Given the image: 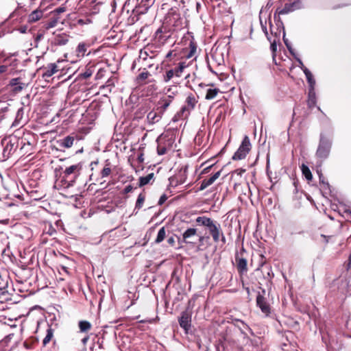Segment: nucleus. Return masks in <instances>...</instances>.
<instances>
[{
    "mask_svg": "<svg viewBox=\"0 0 351 351\" xmlns=\"http://www.w3.org/2000/svg\"><path fill=\"white\" fill-rule=\"evenodd\" d=\"M79 328L81 332H85L90 330L91 324L88 321L82 320L79 322Z\"/></svg>",
    "mask_w": 351,
    "mask_h": 351,
    "instance_id": "obj_30",
    "label": "nucleus"
},
{
    "mask_svg": "<svg viewBox=\"0 0 351 351\" xmlns=\"http://www.w3.org/2000/svg\"><path fill=\"white\" fill-rule=\"evenodd\" d=\"M173 99V97L171 95H165L162 97L157 103V110H159L160 113H161L163 115L164 112L167 110V108L171 104Z\"/></svg>",
    "mask_w": 351,
    "mask_h": 351,
    "instance_id": "obj_11",
    "label": "nucleus"
},
{
    "mask_svg": "<svg viewBox=\"0 0 351 351\" xmlns=\"http://www.w3.org/2000/svg\"><path fill=\"white\" fill-rule=\"evenodd\" d=\"M246 290H247V292L250 291L249 288H247Z\"/></svg>",
    "mask_w": 351,
    "mask_h": 351,
    "instance_id": "obj_63",
    "label": "nucleus"
},
{
    "mask_svg": "<svg viewBox=\"0 0 351 351\" xmlns=\"http://www.w3.org/2000/svg\"><path fill=\"white\" fill-rule=\"evenodd\" d=\"M167 66L170 67V66H171V64H169V63H167Z\"/></svg>",
    "mask_w": 351,
    "mask_h": 351,
    "instance_id": "obj_62",
    "label": "nucleus"
},
{
    "mask_svg": "<svg viewBox=\"0 0 351 351\" xmlns=\"http://www.w3.org/2000/svg\"><path fill=\"white\" fill-rule=\"evenodd\" d=\"M197 237L195 228H188L182 234V241L185 243H195Z\"/></svg>",
    "mask_w": 351,
    "mask_h": 351,
    "instance_id": "obj_12",
    "label": "nucleus"
},
{
    "mask_svg": "<svg viewBox=\"0 0 351 351\" xmlns=\"http://www.w3.org/2000/svg\"><path fill=\"white\" fill-rule=\"evenodd\" d=\"M168 241H169V243L173 242V238H170V239L168 240Z\"/></svg>",
    "mask_w": 351,
    "mask_h": 351,
    "instance_id": "obj_60",
    "label": "nucleus"
},
{
    "mask_svg": "<svg viewBox=\"0 0 351 351\" xmlns=\"http://www.w3.org/2000/svg\"><path fill=\"white\" fill-rule=\"evenodd\" d=\"M53 337V330L51 327H49V328L47 330L46 336L43 341V346H46L47 344H48L50 342V341L51 340Z\"/></svg>",
    "mask_w": 351,
    "mask_h": 351,
    "instance_id": "obj_31",
    "label": "nucleus"
},
{
    "mask_svg": "<svg viewBox=\"0 0 351 351\" xmlns=\"http://www.w3.org/2000/svg\"><path fill=\"white\" fill-rule=\"evenodd\" d=\"M179 324L186 333H188L191 327V312L186 310L183 311L178 319Z\"/></svg>",
    "mask_w": 351,
    "mask_h": 351,
    "instance_id": "obj_9",
    "label": "nucleus"
},
{
    "mask_svg": "<svg viewBox=\"0 0 351 351\" xmlns=\"http://www.w3.org/2000/svg\"><path fill=\"white\" fill-rule=\"evenodd\" d=\"M57 65L55 63H50L43 69V77L47 78L51 77L58 71Z\"/></svg>",
    "mask_w": 351,
    "mask_h": 351,
    "instance_id": "obj_18",
    "label": "nucleus"
},
{
    "mask_svg": "<svg viewBox=\"0 0 351 351\" xmlns=\"http://www.w3.org/2000/svg\"><path fill=\"white\" fill-rule=\"evenodd\" d=\"M145 195H143L142 193L138 195L136 202V206H135L136 208L140 209L143 206V204L145 201Z\"/></svg>",
    "mask_w": 351,
    "mask_h": 351,
    "instance_id": "obj_36",
    "label": "nucleus"
},
{
    "mask_svg": "<svg viewBox=\"0 0 351 351\" xmlns=\"http://www.w3.org/2000/svg\"><path fill=\"white\" fill-rule=\"evenodd\" d=\"M197 102V100L195 96L192 93L189 94L186 98V104L181 108L179 115L183 118H186L190 112L195 108Z\"/></svg>",
    "mask_w": 351,
    "mask_h": 351,
    "instance_id": "obj_7",
    "label": "nucleus"
},
{
    "mask_svg": "<svg viewBox=\"0 0 351 351\" xmlns=\"http://www.w3.org/2000/svg\"><path fill=\"white\" fill-rule=\"evenodd\" d=\"M301 170H302V174L305 177V178L307 180L311 181L313 178V176H312L311 171L310 169L308 167V166H306L304 164H302L301 166Z\"/></svg>",
    "mask_w": 351,
    "mask_h": 351,
    "instance_id": "obj_28",
    "label": "nucleus"
},
{
    "mask_svg": "<svg viewBox=\"0 0 351 351\" xmlns=\"http://www.w3.org/2000/svg\"><path fill=\"white\" fill-rule=\"evenodd\" d=\"M219 93V88H208L206 90L205 99L207 100L213 99L215 98V97L217 95V94Z\"/></svg>",
    "mask_w": 351,
    "mask_h": 351,
    "instance_id": "obj_25",
    "label": "nucleus"
},
{
    "mask_svg": "<svg viewBox=\"0 0 351 351\" xmlns=\"http://www.w3.org/2000/svg\"><path fill=\"white\" fill-rule=\"evenodd\" d=\"M276 48H277V46H276L275 41L271 43V49L272 50V51H274V52L276 51Z\"/></svg>",
    "mask_w": 351,
    "mask_h": 351,
    "instance_id": "obj_48",
    "label": "nucleus"
},
{
    "mask_svg": "<svg viewBox=\"0 0 351 351\" xmlns=\"http://www.w3.org/2000/svg\"><path fill=\"white\" fill-rule=\"evenodd\" d=\"M156 56L155 52H154L151 47L149 46L144 48V49H141L140 51L139 59L143 62L147 61L149 60H153V58Z\"/></svg>",
    "mask_w": 351,
    "mask_h": 351,
    "instance_id": "obj_13",
    "label": "nucleus"
},
{
    "mask_svg": "<svg viewBox=\"0 0 351 351\" xmlns=\"http://www.w3.org/2000/svg\"><path fill=\"white\" fill-rule=\"evenodd\" d=\"M174 56H176V53L173 54V51H170L167 53V54L166 55V59H167V61L168 60H171V58Z\"/></svg>",
    "mask_w": 351,
    "mask_h": 351,
    "instance_id": "obj_45",
    "label": "nucleus"
},
{
    "mask_svg": "<svg viewBox=\"0 0 351 351\" xmlns=\"http://www.w3.org/2000/svg\"><path fill=\"white\" fill-rule=\"evenodd\" d=\"M237 267L240 274L246 273L247 271V260L243 257H236Z\"/></svg>",
    "mask_w": 351,
    "mask_h": 351,
    "instance_id": "obj_20",
    "label": "nucleus"
},
{
    "mask_svg": "<svg viewBox=\"0 0 351 351\" xmlns=\"http://www.w3.org/2000/svg\"><path fill=\"white\" fill-rule=\"evenodd\" d=\"M13 150L14 144H12L10 141H6V144L4 145L3 151V156L9 158Z\"/></svg>",
    "mask_w": 351,
    "mask_h": 351,
    "instance_id": "obj_23",
    "label": "nucleus"
},
{
    "mask_svg": "<svg viewBox=\"0 0 351 351\" xmlns=\"http://www.w3.org/2000/svg\"><path fill=\"white\" fill-rule=\"evenodd\" d=\"M319 181L322 183V188L324 189H327L329 188V184L324 181V176L322 174L319 175Z\"/></svg>",
    "mask_w": 351,
    "mask_h": 351,
    "instance_id": "obj_38",
    "label": "nucleus"
},
{
    "mask_svg": "<svg viewBox=\"0 0 351 351\" xmlns=\"http://www.w3.org/2000/svg\"><path fill=\"white\" fill-rule=\"evenodd\" d=\"M23 84H21L20 83L19 84L16 85L15 87H14V91L16 92H20L23 90Z\"/></svg>",
    "mask_w": 351,
    "mask_h": 351,
    "instance_id": "obj_43",
    "label": "nucleus"
},
{
    "mask_svg": "<svg viewBox=\"0 0 351 351\" xmlns=\"http://www.w3.org/2000/svg\"><path fill=\"white\" fill-rule=\"evenodd\" d=\"M268 270L269 271L267 272V278H269V279H271L273 277V274L272 275L270 274V270H271L270 267L268 268Z\"/></svg>",
    "mask_w": 351,
    "mask_h": 351,
    "instance_id": "obj_57",
    "label": "nucleus"
},
{
    "mask_svg": "<svg viewBox=\"0 0 351 351\" xmlns=\"http://www.w3.org/2000/svg\"><path fill=\"white\" fill-rule=\"evenodd\" d=\"M348 213H349V214L351 215V211H349Z\"/></svg>",
    "mask_w": 351,
    "mask_h": 351,
    "instance_id": "obj_64",
    "label": "nucleus"
},
{
    "mask_svg": "<svg viewBox=\"0 0 351 351\" xmlns=\"http://www.w3.org/2000/svg\"><path fill=\"white\" fill-rule=\"evenodd\" d=\"M265 291L263 290L262 293L258 292L256 296V305L261 308V311L266 315L270 313V306L268 304L267 299L264 297Z\"/></svg>",
    "mask_w": 351,
    "mask_h": 351,
    "instance_id": "obj_10",
    "label": "nucleus"
},
{
    "mask_svg": "<svg viewBox=\"0 0 351 351\" xmlns=\"http://www.w3.org/2000/svg\"><path fill=\"white\" fill-rule=\"evenodd\" d=\"M20 84V79L19 78H13L10 82V85L11 86H16V85Z\"/></svg>",
    "mask_w": 351,
    "mask_h": 351,
    "instance_id": "obj_39",
    "label": "nucleus"
},
{
    "mask_svg": "<svg viewBox=\"0 0 351 351\" xmlns=\"http://www.w3.org/2000/svg\"><path fill=\"white\" fill-rule=\"evenodd\" d=\"M149 75L150 74L148 71H143L138 75V79L141 80H145L147 79Z\"/></svg>",
    "mask_w": 351,
    "mask_h": 351,
    "instance_id": "obj_37",
    "label": "nucleus"
},
{
    "mask_svg": "<svg viewBox=\"0 0 351 351\" xmlns=\"http://www.w3.org/2000/svg\"><path fill=\"white\" fill-rule=\"evenodd\" d=\"M203 239H204V237H201V236H200V237H199V241L200 242H202V241H203Z\"/></svg>",
    "mask_w": 351,
    "mask_h": 351,
    "instance_id": "obj_58",
    "label": "nucleus"
},
{
    "mask_svg": "<svg viewBox=\"0 0 351 351\" xmlns=\"http://www.w3.org/2000/svg\"><path fill=\"white\" fill-rule=\"evenodd\" d=\"M170 37L171 34L169 32L166 31L165 29L163 30L162 27L158 29L155 33L156 39L161 43L166 42Z\"/></svg>",
    "mask_w": 351,
    "mask_h": 351,
    "instance_id": "obj_16",
    "label": "nucleus"
},
{
    "mask_svg": "<svg viewBox=\"0 0 351 351\" xmlns=\"http://www.w3.org/2000/svg\"><path fill=\"white\" fill-rule=\"evenodd\" d=\"M302 71L304 73L307 82L309 84L310 90H314L315 80L313 78V74L306 67H304V69H302Z\"/></svg>",
    "mask_w": 351,
    "mask_h": 351,
    "instance_id": "obj_22",
    "label": "nucleus"
},
{
    "mask_svg": "<svg viewBox=\"0 0 351 351\" xmlns=\"http://www.w3.org/2000/svg\"><path fill=\"white\" fill-rule=\"evenodd\" d=\"M17 30L21 34H25L27 32L28 27L26 25H21L17 29Z\"/></svg>",
    "mask_w": 351,
    "mask_h": 351,
    "instance_id": "obj_40",
    "label": "nucleus"
},
{
    "mask_svg": "<svg viewBox=\"0 0 351 351\" xmlns=\"http://www.w3.org/2000/svg\"><path fill=\"white\" fill-rule=\"evenodd\" d=\"M132 190H133V187L131 185H128V186H125V188L124 189L123 193L126 194V193H130L132 191Z\"/></svg>",
    "mask_w": 351,
    "mask_h": 351,
    "instance_id": "obj_42",
    "label": "nucleus"
},
{
    "mask_svg": "<svg viewBox=\"0 0 351 351\" xmlns=\"http://www.w3.org/2000/svg\"><path fill=\"white\" fill-rule=\"evenodd\" d=\"M212 167H213V166H212V165H210V166H209V167H208L205 168V169L203 170L202 173H207V172H208V171H209V169H210Z\"/></svg>",
    "mask_w": 351,
    "mask_h": 351,
    "instance_id": "obj_56",
    "label": "nucleus"
},
{
    "mask_svg": "<svg viewBox=\"0 0 351 351\" xmlns=\"http://www.w3.org/2000/svg\"><path fill=\"white\" fill-rule=\"evenodd\" d=\"M173 18L177 19V22L174 23L175 26H179L180 25V23L179 21V16L177 14L173 15Z\"/></svg>",
    "mask_w": 351,
    "mask_h": 351,
    "instance_id": "obj_50",
    "label": "nucleus"
},
{
    "mask_svg": "<svg viewBox=\"0 0 351 351\" xmlns=\"http://www.w3.org/2000/svg\"><path fill=\"white\" fill-rule=\"evenodd\" d=\"M149 60H150L149 59L145 62V65L147 66L148 67H151L152 65H153V63H152L151 62H149Z\"/></svg>",
    "mask_w": 351,
    "mask_h": 351,
    "instance_id": "obj_55",
    "label": "nucleus"
},
{
    "mask_svg": "<svg viewBox=\"0 0 351 351\" xmlns=\"http://www.w3.org/2000/svg\"><path fill=\"white\" fill-rule=\"evenodd\" d=\"M195 221L198 225L208 227V226L213 221V219L206 217H198Z\"/></svg>",
    "mask_w": 351,
    "mask_h": 351,
    "instance_id": "obj_29",
    "label": "nucleus"
},
{
    "mask_svg": "<svg viewBox=\"0 0 351 351\" xmlns=\"http://www.w3.org/2000/svg\"><path fill=\"white\" fill-rule=\"evenodd\" d=\"M316 103V99L315 96V93L312 90H309L308 94V106L309 108H313Z\"/></svg>",
    "mask_w": 351,
    "mask_h": 351,
    "instance_id": "obj_35",
    "label": "nucleus"
},
{
    "mask_svg": "<svg viewBox=\"0 0 351 351\" xmlns=\"http://www.w3.org/2000/svg\"><path fill=\"white\" fill-rule=\"evenodd\" d=\"M43 16V12L40 10H36L29 14L27 16L29 23H34L40 19Z\"/></svg>",
    "mask_w": 351,
    "mask_h": 351,
    "instance_id": "obj_21",
    "label": "nucleus"
},
{
    "mask_svg": "<svg viewBox=\"0 0 351 351\" xmlns=\"http://www.w3.org/2000/svg\"><path fill=\"white\" fill-rule=\"evenodd\" d=\"M92 75V73L90 71H86L83 73V76L85 77V78H88L89 77H90Z\"/></svg>",
    "mask_w": 351,
    "mask_h": 351,
    "instance_id": "obj_49",
    "label": "nucleus"
},
{
    "mask_svg": "<svg viewBox=\"0 0 351 351\" xmlns=\"http://www.w3.org/2000/svg\"><path fill=\"white\" fill-rule=\"evenodd\" d=\"M75 139V138L73 136H66L62 139H60L58 141V144L61 147L68 149L73 146Z\"/></svg>",
    "mask_w": 351,
    "mask_h": 351,
    "instance_id": "obj_19",
    "label": "nucleus"
},
{
    "mask_svg": "<svg viewBox=\"0 0 351 351\" xmlns=\"http://www.w3.org/2000/svg\"><path fill=\"white\" fill-rule=\"evenodd\" d=\"M245 172L244 169H237L234 171V173H237L238 175H241L242 173Z\"/></svg>",
    "mask_w": 351,
    "mask_h": 351,
    "instance_id": "obj_54",
    "label": "nucleus"
},
{
    "mask_svg": "<svg viewBox=\"0 0 351 351\" xmlns=\"http://www.w3.org/2000/svg\"><path fill=\"white\" fill-rule=\"evenodd\" d=\"M166 236V231L164 227L161 228L157 234L156 239L155 240V242L157 243H159L162 242Z\"/></svg>",
    "mask_w": 351,
    "mask_h": 351,
    "instance_id": "obj_34",
    "label": "nucleus"
},
{
    "mask_svg": "<svg viewBox=\"0 0 351 351\" xmlns=\"http://www.w3.org/2000/svg\"><path fill=\"white\" fill-rule=\"evenodd\" d=\"M162 117V114L160 113L159 110H157V108L150 111L147 115V119L148 122L151 124L156 123L158 122Z\"/></svg>",
    "mask_w": 351,
    "mask_h": 351,
    "instance_id": "obj_17",
    "label": "nucleus"
},
{
    "mask_svg": "<svg viewBox=\"0 0 351 351\" xmlns=\"http://www.w3.org/2000/svg\"><path fill=\"white\" fill-rule=\"evenodd\" d=\"M41 37H42V35H41V34H40V35H38V36H37V38H36V40H39V39H40V38H41Z\"/></svg>",
    "mask_w": 351,
    "mask_h": 351,
    "instance_id": "obj_59",
    "label": "nucleus"
},
{
    "mask_svg": "<svg viewBox=\"0 0 351 351\" xmlns=\"http://www.w3.org/2000/svg\"><path fill=\"white\" fill-rule=\"evenodd\" d=\"M109 165H110V163L106 164V166L101 171V172H100L101 178H104L108 177L111 174L112 169L109 167Z\"/></svg>",
    "mask_w": 351,
    "mask_h": 351,
    "instance_id": "obj_33",
    "label": "nucleus"
},
{
    "mask_svg": "<svg viewBox=\"0 0 351 351\" xmlns=\"http://www.w3.org/2000/svg\"><path fill=\"white\" fill-rule=\"evenodd\" d=\"M187 67L185 62H180L175 67L166 70L163 75V81L169 82L173 77H180L184 70Z\"/></svg>",
    "mask_w": 351,
    "mask_h": 351,
    "instance_id": "obj_3",
    "label": "nucleus"
},
{
    "mask_svg": "<svg viewBox=\"0 0 351 351\" xmlns=\"http://www.w3.org/2000/svg\"><path fill=\"white\" fill-rule=\"evenodd\" d=\"M82 165L77 163L65 168L60 173L61 183L64 188L73 186L81 173Z\"/></svg>",
    "mask_w": 351,
    "mask_h": 351,
    "instance_id": "obj_1",
    "label": "nucleus"
},
{
    "mask_svg": "<svg viewBox=\"0 0 351 351\" xmlns=\"http://www.w3.org/2000/svg\"><path fill=\"white\" fill-rule=\"evenodd\" d=\"M221 171H218L213 176L208 179H204L201 182L200 186L199 188V191H203L206 189L208 186H210L214 183V182L220 176Z\"/></svg>",
    "mask_w": 351,
    "mask_h": 351,
    "instance_id": "obj_15",
    "label": "nucleus"
},
{
    "mask_svg": "<svg viewBox=\"0 0 351 351\" xmlns=\"http://www.w3.org/2000/svg\"><path fill=\"white\" fill-rule=\"evenodd\" d=\"M8 70V66L1 65L0 66V74L6 72Z\"/></svg>",
    "mask_w": 351,
    "mask_h": 351,
    "instance_id": "obj_46",
    "label": "nucleus"
},
{
    "mask_svg": "<svg viewBox=\"0 0 351 351\" xmlns=\"http://www.w3.org/2000/svg\"><path fill=\"white\" fill-rule=\"evenodd\" d=\"M284 42H285V45H286L287 47V48H288V49L289 50V51H290L291 53H292V51H291V47L289 45V44H288V41H287L285 38H284Z\"/></svg>",
    "mask_w": 351,
    "mask_h": 351,
    "instance_id": "obj_53",
    "label": "nucleus"
},
{
    "mask_svg": "<svg viewBox=\"0 0 351 351\" xmlns=\"http://www.w3.org/2000/svg\"><path fill=\"white\" fill-rule=\"evenodd\" d=\"M69 40V36L65 33L56 34L53 40L52 44L56 46L65 45Z\"/></svg>",
    "mask_w": 351,
    "mask_h": 351,
    "instance_id": "obj_14",
    "label": "nucleus"
},
{
    "mask_svg": "<svg viewBox=\"0 0 351 351\" xmlns=\"http://www.w3.org/2000/svg\"><path fill=\"white\" fill-rule=\"evenodd\" d=\"M59 18L56 16L51 17L44 25L46 29L56 27L58 23Z\"/></svg>",
    "mask_w": 351,
    "mask_h": 351,
    "instance_id": "obj_26",
    "label": "nucleus"
},
{
    "mask_svg": "<svg viewBox=\"0 0 351 351\" xmlns=\"http://www.w3.org/2000/svg\"><path fill=\"white\" fill-rule=\"evenodd\" d=\"M251 148L252 145L250 138L247 136H245L239 147L233 155L232 160H240L244 159L251 150Z\"/></svg>",
    "mask_w": 351,
    "mask_h": 351,
    "instance_id": "obj_4",
    "label": "nucleus"
},
{
    "mask_svg": "<svg viewBox=\"0 0 351 351\" xmlns=\"http://www.w3.org/2000/svg\"><path fill=\"white\" fill-rule=\"evenodd\" d=\"M331 147V140L323 134H321L318 147L315 154L316 157L319 158L321 162L326 160L330 154Z\"/></svg>",
    "mask_w": 351,
    "mask_h": 351,
    "instance_id": "obj_2",
    "label": "nucleus"
},
{
    "mask_svg": "<svg viewBox=\"0 0 351 351\" xmlns=\"http://www.w3.org/2000/svg\"><path fill=\"white\" fill-rule=\"evenodd\" d=\"M297 60H298V63H299V66H300L302 69H304V67H305V66H304V65L303 62H302V60H301L300 59H297Z\"/></svg>",
    "mask_w": 351,
    "mask_h": 351,
    "instance_id": "obj_51",
    "label": "nucleus"
},
{
    "mask_svg": "<svg viewBox=\"0 0 351 351\" xmlns=\"http://www.w3.org/2000/svg\"><path fill=\"white\" fill-rule=\"evenodd\" d=\"M167 195H165V194H164V195H162L160 197V199H159L158 204H159V205H162V204H163L165 203V202L167 200Z\"/></svg>",
    "mask_w": 351,
    "mask_h": 351,
    "instance_id": "obj_41",
    "label": "nucleus"
},
{
    "mask_svg": "<svg viewBox=\"0 0 351 351\" xmlns=\"http://www.w3.org/2000/svg\"><path fill=\"white\" fill-rule=\"evenodd\" d=\"M264 31H265V34H267V29H266V27H265Z\"/></svg>",
    "mask_w": 351,
    "mask_h": 351,
    "instance_id": "obj_61",
    "label": "nucleus"
},
{
    "mask_svg": "<svg viewBox=\"0 0 351 351\" xmlns=\"http://www.w3.org/2000/svg\"><path fill=\"white\" fill-rule=\"evenodd\" d=\"M302 3L300 0L294 1L293 2L287 3L282 8H278L274 13V18L276 19L278 14V21H280V15L287 14L296 10L302 8Z\"/></svg>",
    "mask_w": 351,
    "mask_h": 351,
    "instance_id": "obj_5",
    "label": "nucleus"
},
{
    "mask_svg": "<svg viewBox=\"0 0 351 351\" xmlns=\"http://www.w3.org/2000/svg\"><path fill=\"white\" fill-rule=\"evenodd\" d=\"M157 152L160 156L164 155L167 152L171 149L173 141L171 138L167 139V136L160 135L158 137L157 140Z\"/></svg>",
    "mask_w": 351,
    "mask_h": 351,
    "instance_id": "obj_8",
    "label": "nucleus"
},
{
    "mask_svg": "<svg viewBox=\"0 0 351 351\" xmlns=\"http://www.w3.org/2000/svg\"><path fill=\"white\" fill-rule=\"evenodd\" d=\"M89 337L88 336H86V337H84L82 339V343L85 345L86 343V342L88 341Z\"/></svg>",
    "mask_w": 351,
    "mask_h": 351,
    "instance_id": "obj_52",
    "label": "nucleus"
},
{
    "mask_svg": "<svg viewBox=\"0 0 351 351\" xmlns=\"http://www.w3.org/2000/svg\"><path fill=\"white\" fill-rule=\"evenodd\" d=\"M86 50H87V45L84 43H80L76 49L77 56H84L85 55V53L86 52Z\"/></svg>",
    "mask_w": 351,
    "mask_h": 351,
    "instance_id": "obj_32",
    "label": "nucleus"
},
{
    "mask_svg": "<svg viewBox=\"0 0 351 351\" xmlns=\"http://www.w3.org/2000/svg\"><path fill=\"white\" fill-rule=\"evenodd\" d=\"M90 21L89 19H86V20H84V19H79L77 21V23L79 25H84V24H86L88 23H90Z\"/></svg>",
    "mask_w": 351,
    "mask_h": 351,
    "instance_id": "obj_44",
    "label": "nucleus"
},
{
    "mask_svg": "<svg viewBox=\"0 0 351 351\" xmlns=\"http://www.w3.org/2000/svg\"><path fill=\"white\" fill-rule=\"evenodd\" d=\"M65 11V8H62V7H60V8H58L56 9L55 10V12L58 13V14H60V13H62Z\"/></svg>",
    "mask_w": 351,
    "mask_h": 351,
    "instance_id": "obj_47",
    "label": "nucleus"
},
{
    "mask_svg": "<svg viewBox=\"0 0 351 351\" xmlns=\"http://www.w3.org/2000/svg\"><path fill=\"white\" fill-rule=\"evenodd\" d=\"M207 228L215 242L217 243L221 239L223 243H226V237L219 223L213 220Z\"/></svg>",
    "mask_w": 351,
    "mask_h": 351,
    "instance_id": "obj_6",
    "label": "nucleus"
},
{
    "mask_svg": "<svg viewBox=\"0 0 351 351\" xmlns=\"http://www.w3.org/2000/svg\"><path fill=\"white\" fill-rule=\"evenodd\" d=\"M154 177V173H149L147 176L145 177H140L138 186L142 187L150 182L152 180H153Z\"/></svg>",
    "mask_w": 351,
    "mask_h": 351,
    "instance_id": "obj_24",
    "label": "nucleus"
},
{
    "mask_svg": "<svg viewBox=\"0 0 351 351\" xmlns=\"http://www.w3.org/2000/svg\"><path fill=\"white\" fill-rule=\"evenodd\" d=\"M197 51V45L195 43L191 41L189 43V51L185 54L186 58L193 57Z\"/></svg>",
    "mask_w": 351,
    "mask_h": 351,
    "instance_id": "obj_27",
    "label": "nucleus"
}]
</instances>
